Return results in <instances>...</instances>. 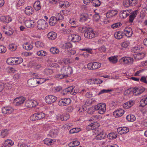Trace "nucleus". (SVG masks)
<instances>
[{
    "label": "nucleus",
    "instance_id": "obj_7",
    "mask_svg": "<svg viewBox=\"0 0 147 147\" xmlns=\"http://www.w3.org/2000/svg\"><path fill=\"white\" fill-rule=\"evenodd\" d=\"M145 90V88L142 86H139L133 88V93L135 95L138 96L142 94Z\"/></svg>",
    "mask_w": 147,
    "mask_h": 147
},
{
    "label": "nucleus",
    "instance_id": "obj_63",
    "mask_svg": "<svg viewBox=\"0 0 147 147\" xmlns=\"http://www.w3.org/2000/svg\"><path fill=\"white\" fill-rule=\"evenodd\" d=\"M123 5L125 7H127L130 6L129 0H125L123 2Z\"/></svg>",
    "mask_w": 147,
    "mask_h": 147
},
{
    "label": "nucleus",
    "instance_id": "obj_21",
    "mask_svg": "<svg viewBox=\"0 0 147 147\" xmlns=\"http://www.w3.org/2000/svg\"><path fill=\"white\" fill-rule=\"evenodd\" d=\"M33 11V9L30 6L27 7L25 10V13L28 16L32 14Z\"/></svg>",
    "mask_w": 147,
    "mask_h": 147
},
{
    "label": "nucleus",
    "instance_id": "obj_45",
    "mask_svg": "<svg viewBox=\"0 0 147 147\" xmlns=\"http://www.w3.org/2000/svg\"><path fill=\"white\" fill-rule=\"evenodd\" d=\"M107 137L110 139H113L114 138L115 139L117 137L116 135L113 133L109 134L107 136Z\"/></svg>",
    "mask_w": 147,
    "mask_h": 147
},
{
    "label": "nucleus",
    "instance_id": "obj_26",
    "mask_svg": "<svg viewBox=\"0 0 147 147\" xmlns=\"http://www.w3.org/2000/svg\"><path fill=\"white\" fill-rule=\"evenodd\" d=\"M134 104V101L133 100H130L125 102L123 105V107L125 109H128L131 107Z\"/></svg>",
    "mask_w": 147,
    "mask_h": 147
},
{
    "label": "nucleus",
    "instance_id": "obj_22",
    "mask_svg": "<svg viewBox=\"0 0 147 147\" xmlns=\"http://www.w3.org/2000/svg\"><path fill=\"white\" fill-rule=\"evenodd\" d=\"M117 13V11L111 10L109 11L106 14L107 17L110 18L116 15Z\"/></svg>",
    "mask_w": 147,
    "mask_h": 147
},
{
    "label": "nucleus",
    "instance_id": "obj_37",
    "mask_svg": "<svg viewBox=\"0 0 147 147\" xmlns=\"http://www.w3.org/2000/svg\"><path fill=\"white\" fill-rule=\"evenodd\" d=\"M15 57L9 58L7 59V63L10 65L14 64Z\"/></svg>",
    "mask_w": 147,
    "mask_h": 147
},
{
    "label": "nucleus",
    "instance_id": "obj_41",
    "mask_svg": "<svg viewBox=\"0 0 147 147\" xmlns=\"http://www.w3.org/2000/svg\"><path fill=\"white\" fill-rule=\"evenodd\" d=\"M25 25L28 28L34 27V25H32L30 20H26L25 22Z\"/></svg>",
    "mask_w": 147,
    "mask_h": 147
},
{
    "label": "nucleus",
    "instance_id": "obj_59",
    "mask_svg": "<svg viewBox=\"0 0 147 147\" xmlns=\"http://www.w3.org/2000/svg\"><path fill=\"white\" fill-rule=\"evenodd\" d=\"M93 81L94 84H101L102 82V81L99 79H94Z\"/></svg>",
    "mask_w": 147,
    "mask_h": 147
},
{
    "label": "nucleus",
    "instance_id": "obj_60",
    "mask_svg": "<svg viewBox=\"0 0 147 147\" xmlns=\"http://www.w3.org/2000/svg\"><path fill=\"white\" fill-rule=\"evenodd\" d=\"M6 51V48L3 46H0V53H4Z\"/></svg>",
    "mask_w": 147,
    "mask_h": 147
},
{
    "label": "nucleus",
    "instance_id": "obj_40",
    "mask_svg": "<svg viewBox=\"0 0 147 147\" xmlns=\"http://www.w3.org/2000/svg\"><path fill=\"white\" fill-rule=\"evenodd\" d=\"M53 141L52 139L49 138H46L43 141L45 144L48 146L51 144L53 143Z\"/></svg>",
    "mask_w": 147,
    "mask_h": 147
},
{
    "label": "nucleus",
    "instance_id": "obj_58",
    "mask_svg": "<svg viewBox=\"0 0 147 147\" xmlns=\"http://www.w3.org/2000/svg\"><path fill=\"white\" fill-rule=\"evenodd\" d=\"M98 51L101 53L104 52L106 51V48L104 45H102L98 48Z\"/></svg>",
    "mask_w": 147,
    "mask_h": 147
},
{
    "label": "nucleus",
    "instance_id": "obj_35",
    "mask_svg": "<svg viewBox=\"0 0 147 147\" xmlns=\"http://www.w3.org/2000/svg\"><path fill=\"white\" fill-rule=\"evenodd\" d=\"M8 130L7 129H3L1 132V136L2 138H4L8 134Z\"/></svg>",
    "mask_w": 147,
    "mask_h": 147
},
{
    "label": "nucleus",
    "instance_id": "obj_31",
    "mask_svg": "<svg viewBox=\"0 0 147 147\" xmlns=\"http://www.w3.org/2000/svg\"><path fill=\"white\" fill-rule=\"evenodd\" d=\"M37 118L40 120L44 118L45 116V114L42 112H38L36 113Z\"/></svg>",
    "mask_w": 147,
    "mask_h": 147
},
{
    "label": "nucleus",
    "instance_id": "obj_33",
    "mask_svg": "<svg viewBox=\"0 0 147 147\" xmlns=\"http://www.w3.org/2000/svg\"><path fill=\"white\" fill-rule=\"evenodd\" d=\"M13 144V142L10 139L6 140L4 142L5 145L9 147L11 146Z\"/></svg>",
    "mask_w": 147,
    "mask_h": 147
},
{
    "label": "nucleus",
    "instance_id": "obj_55",
    "mask_svg": "<svg viewBox=\"0 0 147 147\" xmlns=\"http://www.w3.org/2000/svg\"><path fill=\"white\" fill-rule=\"evenodd\" d=\"M61 31V32L65 34H69L71 32V30L69 29H63Z\"/></svg>",
    "mask_w": 147,
    "mask_h": 147
},
{
    "label": "nucleus",
    "instance_id": "obj_30",
    "mask_svg": "<svg viewBox=\"0 0 147 147\" xmlns=\"http://www.w3.org/2000/svg\"><path fill=\"white\" fill-rule=\"evenodd\" d=\"M81 92L86 93V96L88 98H90L92 96V93L90 92L87 89H83L81 91Z\"/></svg>",
    "mask_w": 147,
    "mask_h": 147
},
{
    "label": "nucleus",
    "instance_id": "obj_56",
    "mask_svg": "<svg viewBox=\"0 0 147 147\" xmlns=\"http://www.w3.org/2000/svg\"><path fill=\"white\" fill-rule=\"evenodd\" d=\"M121 25V24L120 22H118L112 24L111 25V27L115 29L119 27Z\"/></svg>",
    "mask_w": 147,
    "mask_h": 147
},
{
    "label": "nucleus",
    "instance_id": "obj_42",
    "mask_svg": "<svg viewBox=\"0 0 147 147\" xmlns=\"http://www.w3.org/2000/svg\"><path fill=\"white\" fill-rule=\"evenodd\" d=\"M50 52L53 54H57L59 53V49L56 47H52L50 49Z\"/></svg>",
    "mask_w": 147,
    "mask_h": 147
},
{
    "label": "nucleus",
    "instance_id": "obj_5",
    "mask_svg": "<svg viewBox=\"0 0 147 147\" xmlns=\"http://www.w3.org/2000/svg\"><path fill=\"white\" fill-rule=\"evenodd\" d=\"M101 63L97 62H91L87 65V67L89 70H95L99 68L101 66Z\"/></svg>",
    "mask_w": 147,
    "mask_h": 147
},
{
    "label": "nucleus",
    "instance_id": "obj_62",
    "mask_svg": "<svg viewBox=\"0 0 147 147\" xmlns=\"http://www.w3.org/2000/svg\"><path fill=\"white\" fill-rule=\"evenodd\" d=\"M88 27H80L78 28V30L81 32L82 33H84L86 30V28H87Z\"/></svg>",
    "mask_w": 147,
    "mask_h": 147
},
{
    "label": "nucleus",
    "instance_id": "obj_2",
    "mask_svg": "<svg viewBox=\"0 0 147 147\" xmlns=\"http://www.w3.org/2000/svg\"><path fill=\"white\" fill-rule=\"evenodd\" d=\"M106 105L105 103H99L94 106V109L95 110L98 111L99 114H102L106 111Z\"/></svg>",
    "mask_w": 147,
    "mask_h": 147
},
{
    "label": "nucleus",
    "instance_id": "obj_53",
    "mask_svg": "<svg viewBox=\"0 0 147 147\" xmlns=\"http://www.w3.org/2000/svg\"><path fill=\"white\" fill-rule=\"evenodd\" d=\"M100 16L98 13H96L93 16V20L96 22L98 21L100 19Z\"/></svg>",
    "mask_w": 147,
    "mask_h": 147
},
{
    "label": "nucleus",
    "instance_id": "obj_17",
    "mask_svg": "<svg viewBox=\"0 0 147 147\" xmlns=\"http://www.w3.org/2000/svg\"><path fill=\"white\" fill-rule=\"evenodd\" d=\"M132 29L129 27H127L125 29L124 33L126 36L129 37L132 35Z\"/></svg>",
    "mask_w": 147,
    "mask_h": 147
},
{
    "label": "nucleus",
    "instance_id": "obj_13",
    "mask_svg": "<svg viewBox=\"0 0 147 147\" xmlns=\"http://www.w3.org/2000/svg\"><path fill=\"white\" fill-rule=\"evenodd\" d=\"M13 109L10 106H6L2 108V112L4 114H9L13 112Z\"/></svg>",
    "mask_w": 147,
    "mask_h": 147
},
{
    "label": "nucleus",
    "instance_id": "obj_25",
    "mask_svg": "<svg viewBox=\"0 0 147 147\" xmlns=\"http://www.w3.org/2000/svg\"><path fill=\"white\" fill-rule=\"evenodd\" d=\"M69 118V115L68 113H66L61 115L59 119L62 121H66Z\"/></svg>",
    "mask_w": 147,
    "mask_h": 147
},
{
    "label": "nucleus",
    "instance_id": "obj_52",
    "mask_svg": "<svg viewBox=\"0 0 147 147\" xmlns=\"http://www.w3.org/2000/svg\"><path fill=\"white\" fill-rule=\"evenodd\" d=\"M111 91H112L111 90H106L104 89L101 90L98 93V95H100L105 93H108Z\"/></svg>",
    "mask_w": 147,
    "mask_h": 147
},
{
    "label": "nucleus",
    "instance_id": "obj_6",
    "mask_svg": "<svg viewBox=\"0 0 147 147\" xmlns=\"http://www.w3.org/2000/svg\"><path fill=\"white\" fill-rule=\"evenodd\" d=\"M47 26V23L44 20L40 19L37 22V27L39 29L44 30Z\"/></svg>",
    "mask_w": 147,
    "mask_h": 147
},
{
    "label": "nucleus",
    "instance_id": "obj_61",
    "mask_svg": "<svg viewBox=\"0 0 147 147\" xmlns=\"http://www.w3.org/2000/svg\"><path fill=\"white\" fill-rule=\"evenodd\" d=\"M53 90L55 92H58L62 90V87L61 86H57L53 88Z\"/></svg>",
    "mask_w": 147,
    "mask_h": 147
},
{
    "label": "nucleus",
    "instance_id": "obj_1",
    "mask_svg": "<svg viewBox=\"0 0 147 147\" xmlns=\"http://www.w3.org/2000/svg\"><path fill=\"white\" fill-rule=\"evenodd\" d=\"M93 130H94V132L97 134L96 137V140H100L104 139L105 137V135L103 133V130H101L98 128L99 126V124L97 123L94 122L91 123Z\"/></svg>",
    "mask_w": 147,
    "mask_h": 147
},
{
    "label": "nucleus",
    "instance_id": "obj_24",
    "mask_svg": "<svg viewBox=\"0 0 147 147\" xmlns=\"http://www.w3.org/2000/svg\"><path fill=\"white\" fill-rule=\"evenodd\" d=\"M145 57V54L143 52L138 53L137 54L134 55V57L138 60L141 59Z\"/></svg>",
    "mask_w": 147,
    "mask_h": 147
},
{
    "label": "nucleus",
    "instance_id": "obj_57",
    "mask_svg": "<svg viewBox=\"0 0 147 147\" xmlns=\"http://www.w3.org/2000/svg\"><path fill=\"white\" fill-rule=\"evenodd\" d=\"M130 6H133L136 5L138 3V0H129Z\"/></svg>",
    "mask_w": 147,
    "mask_h": 147
},
{
    "label": "nucleus",
    "instance_id": "obj_18",
    "mask_svg": "<svg viewBox=\"0 0 147 147\" xmlns=\"http://www.w3.org/2000/svg\"><path fill=\"white\" fill-rule=\"evenodd\" d=\"M124 35V33L121 31H118L114 33V36L117 39H120L123 37Z\"/></svg>",
    "mask_w": 147,
    "mask_h": 147
},
{
    "label": "nucleus",
    "instance_id": "obj_29",
    "mask_svg": "<svg viewBox=\"0 0 147 147\" xmlns=\"http://www.w3.org/2000/svg\"><path fill=\"white\" fill-rule=\"evenodd\" d=\"M89 19L88 15L86 13H84L81 16L80 20L82 22H85L88 20Z\"/></svg>",
    "mask_w": 147,
    "mask_h": 147
},
{
    "label": "nucleus",
    "instance_id": "obj_50",
    "mask_svg": "<svg viewBox=\"0 0 147 147\" xmlns=\"http://www.w3.org/2000/svg\"><path fill=\"white\" fill-rule=\"evenodd\" d=\"M32 101L31 100H27L25 103V106L27 107L32 108Z\"/></svg>",
    "mask_w": 147,
    "mask_h": 147
},
{
    "label": "nucleus",
    "instance_id": "obj_27",
    "mask_svg": "<svg viewBox=\"0 0 147 147\" xmlns=\"http://www.w3.org/2000/svg\"><path fill=\"white\" fill-rule=\"evenodd\" d=\"M41 7L40 3L39 1H37L35 2L34 4V9L38 11L40 10Z\"/></svg>",
    "mask_w": 147,
    "mask_h": 147
},
{
    "label": "nucleus",
    "instance_id": "obj_11",
    "mask_svg": "<svg viewBox=\"0 0 147 147\" xmlns=\"http://www.w3.org/2000/svg\"><path fill=\"white\" fill-rule=\"evenodd\" d=\"M57 98L54 96L52 95H48L45 98L46 102L49 104H51L55 102L57 100Z\"/></svg>",
    "mask_w": 147,
    "mask_h": 147
},
{
    "label": "nucleus",
    "instance_id": "obj_48",
    "mask_svg": "<svg viewBox=\"0 0 147 147\" xmlns=\"http://www.w3.org/2000/svg\"><path fill=\"white\" fill-rule=\"evenodd\" d=\"M55 18L57 20H63L64 19L63 16L61 15V13H58L56 14Z\"/></svg>",
    "mask_w": 147,
    "mask_h": 147
},
{
    "label": "nucleus",
    "instance_id": "obj_3",
    "mask_svg": "<svg viewBox=\"0 0 147 147\" xmlns=\"http://www.w3.org/2000/svg\"><path fill=\"white\" fill-rule=\"evenodd\" d=\"M95 34L93 29L89 27H88L84 33V36L88 38H92L94 37Z\"/></svg>",
    "mask_w": 147,
    "mask_h": 147
},
{
    "label": "nucleus",
    "instance_id": "obj_49",
    "mask_svg": "<svg viewBox=\"0 0 147 147\" xmlns=\"http://www.w3.org/2000/svg\"><path fill=\"white\" fill-rule=\"evenodd\" d=\"M80 131V128H73L69 131L70 134H73L78 132Z\"/></svg>",
    "mask_w": 147,
    "mask_h": 147
},
{
    "label": "nucleus",
    "instance_id": "obj_36",
    "mask_svg": "<svg viewBox=\"0 0 147 147\" xmlns=\"http://www.w3.org/2000/svg\"><path fill=\"white\" fill-rule=\"evenodd\" d=\"M3 87L7 89H10L12 87V86L11 83L7 82L3 83Z\"/></svg>",
    "mask_w": 147,
    "mask_h": 147
},
{
    "label": "nucleus",
    "instance_id": "obj_44",
    "mask_svg": "<svg viewBox=\"0 0 147 147\" xmlns=\"http://www.w3.org/2000/svg\"><path fill=\"white\" fill-rule=\"evenodd\" d=\"M69 3L67 1H65L63 2H61L60 3V5L61 7L64 8L67 7L69 6Z\"/></svg>",
    "mask_w": 147,
    "mask_h": 147
},
{
    "label": "nucleus",
    "instance_id": "obj_20",
    "mask_svg": "<svg viewBox=\"0 0 147 147\" xmlns=\"http://www.w3.org/2000/svg\"><path fill=\"white\" fill-rule=\"evenodd\" d=\"M57 36V33L54 32H50L47 34L48 38L50 40L55 39L56 38Z\"/></svg>",
    "mask_w": 147,
    "mask_h": 147
},
{
    "label": "nucleus",
    "instance_id": "obj_8",
    "mask_svg": "<svg viewBox=\"0 0 147 147\" xmlns=\"http://www.w3.org/2000/svg\"><path fill=\"white\" fill-rule=\"evenodd\" d=\"M71 102V99L70 98H65L62 99L59 101L58 104L61 106H64L69 105Z\"/></svg>",
    "mask_w": 147,
    "mask_h": 147
},
{
    "label": "nucleus",
    "instance_id": "obj_39",
    "mask_svg": "<svg viewBox=\"0 0 147 147\" xmlns=\"http://www.w3.org/2000/svg\"><path fill=\"white\" fill-rule=\"evenodd\" d=\"M53 70L51 69H46L44 70V73L47 75H49L52 74Z\"/></svg>",
    "mask_w": 147,
    "mask_h": 147
},
{
    "label": "nucleus",
    "instance_id": "obj_34",
    "mask_svg": "<svg viewBox=\"0 0 147 147\" xmlns=\"http://www.w3.org/2000/svg\"><path fill=\"white\" fill-rule=\"evenodd\" d=\"M108 59L110 62L113 63H116L117 62L118 60L117 57L115 56L109 57L108 58Z\"/></svg>",
    "mask_w": 147,
    "mask_h": 147
},
{
    "label": "nucleus",
    "instance_id": "obj_15",
    "mask_svg": "<svg viewBox=\"0 0 147 147\" xmlns=\"http://www.w3.org/2000/svg\"><path fill=\"white\" fill-rule=\"evenodd\" d=\"M25 100L24 97H20L16 98L14 99V102L17 106H19L22 104Z\"/></svg>",
    "mask_w": 147,
    "mask_h": 147
},
{
    "label": "nucleus",
    "instance_id": "obj_46",
    "mask_svg": "<svg viewBox=\"0 0 147 147\" xmlns=\"http://www.w3.org/2000/svg\"><path fill=\"white\" fill-rule=\"evenodd\" d=\"M146 105H147V102L145 98L142 99L140 102V106L144 107Z\"/></svg>",
    "mask_w": 147,
    "mask_h": 147
},
{
    "label": "nucleus",
    "instance_id": "obj_54",
    "mask_svg": "<svg viewBox=\"0 0 147 147\" xmlns=\"http://www.w3.org/2000/svg\"><path fill=\"white\" fill-rule=\"evenodd\" d=\"M133 88L128 89L126 90L124 92V95L127 96L130 94L131 92H133Z\"/></svg>",
    "mask_w": 147,
    "mask_h": 147
},
{
    "label": "nucleus",
    "instance_id": "obj_47",
    "mask_svg": "<svg viewBox=\"0 0 147 147\" xmlns=\"http://www.w3.org/2000/svg\"><path fill=\"white\" fill-rule=\"evenodd\" d=\"M36 54L39 56H44L46 55V52L45 51L41 50L38 51Z\"/></svg>",
    "mask_w": 147,
    "mask_h": 147
},
{
    "label": "nucleus",
    "instance_id": "obj_14",
    "mask_svg": "<svg viewBox=\"0 0 147 147\" xmlns=\"http://www.w3.org/2000/svg\"><path fill=\"white\" fill-rule=\"evenodd\" d=\"M69 39L73 42H78L81 40V37L78 34H73L69 37Z\"/></svg>",
    "mask_w": 147,
    "mask_h": 147
},
{
    "label": "nucleus",
    "instance_id": "obj_51",
    "mask_svg": "<svg viewBox=\"0 0 147 147\" xmlns=\"http://www.w3.org/2000/svg\"><path fill=\"white\" fill-rule=\"evenodd\" d=\"M35 45L36 47L38 48L43 47L44 46L43 43L39 41H38L35 42Z\"/></svg>",
    "mask_w": 147,
    "mask_h": 147
},
{
    "label": "nucleus",
    "instance_id": "obj_32",
    "mask_svg": "<svg viewBox=\"0 0 147 147\" xmlns=\"http://www.w3.org/2000/svg\"><path fill=\"white\" fill-rule=\"evenodd\" d=\"M127 119L129 121H134L136 120V118L133 115H129L126 117Z\"/></svg>",
    "mask_w": 147,
    "mask_h": 147
},
{
    "label": "nucleus",
    "instance_id": "obj_38",
    "mask_svg": "<svg viewBox=\"0 0 147 147\" xmlns=\"http://www.w3.org/2000/svg\"><path fill=\"white\" fill-rule=\"evenodd\" d=\"M14 64H18L21 63L23 62V59L20 57H15Z\"/></svg>",
    "mask_w": 147,
    "mask_h": 147
},
{
    "label": "nucleus",
    "instance_id": "obj_10",
    "mask_svg": "<svg viewBox=\"0 0 147 147\" xmlns=\"http://www.w3.org/2000/svg\"><path fill=\"white\" fill-rule=\"evenodd\" d=\"M37 78H33L28 80L27 83L30 87H34L38 85Z\"/></svg>",
    "mask_w": 147,
    "mask_h": 147
},
{
    "label": "nucleus",
    "instance_id": "obj_12",
    "mask_svg": "<svg viewBox=\"0 0 147 147\" xmlns=\"http://www.w3.org/2000/svg\"><path fill=\"white\" fill-rule=\"evenodd\" d=\"M74 87V86H71L63 90V94L65 95L67 93L70 92L71 94L75 95L76 94V92L73 90Z\"/></svg>",
    "mask_w": 147,
    "mask_h": 147
},
{
    "label": "nucleus",
    "instance_id": "obj_23",
    "mask_svg": "<svg viewBox=\"0 0 147 147\" xmlns=\"http://www.w3.org/2000/svg\"><path fill=\"white\" fill-rule=\"evenodd\" d=\"M57 20L55 17L52 16L49 19V23L50 26H54L57 23Z\"/></svg>",
    "mask_w": 147,
    "mask_h": 147
},
{
    "label": "nucleus",
    "instance_id": "obj_19",
    "mask_svg": "<svg viewBox=\"0 0 147 147\" xmlns=\"http://www.w3.org/2000/svg\"><path fill=\"white\" fill-rule=\"evenodd\" d=\"M124 113L123 110L120 109L117 110L113 112V115L115 117H119L122 116Z\"/></svg>",
    "mask_w": 147,
    "mask_h": 147
},
{
    "label": "nucleus",
    "instance_id": "obj_9",
    "mask_svg": "<svg viewBox=\"0 0 147 147\" xmlns=\"http://www.w3.org/2000/svg\"><path fill=\"white\" fill-rule=\"evenodd\" d=\"M120 61L123 62L124 64H132L134 62L133 58L129 57H125L121 58Z\"/></svg>",
    "mask_w": 147,
    "mask_h": 147
},
{
    "label": "nucleus",
    "instance_id": "obj_43",
    "mask_svg": "<svg viewBox=\"0 0 147 147\" xmlns=\"http://www.w3.org/2000/svg\"><path fill=\"white\" fill-rule=\"evenodd\" d=\"M17 49L16 45L13 44H10L9 45V49L12 51H14Z\"/></svg>",
    "mask_w": 147,
    "mask_h": 147
},
{
    "label": "nucleus",
    "instance_id": "obj_16",
    "mask_svg": "<svg viewBox=\"0 0 147 147\" xmlns=\"http://www.w3.org/2000/svg\"><path fill=\"white\" fill-rule=\"evenodd\" d=\"M131 9L125 10L121 11L120 15L123 18H125L129 15V13L131 12Z\"/></svg>",
    "mask_w": 147,
    "mask_h": 147
},
{
    "label": "nucleus",
    "instance_id": "obj_64",
    "mask_svg": "<svg viewBox=\"0 0 147 147\" xmlns=\"http://www.w3.org/2000/svg\"><path fill=\"white\" fill-rule=\"evenodd\" d=\"M94 110H95L94 107L89 108L88 109V113L90 114H92L94 112Z\"/></svg>",
    "mask_w": 147,
    "mask_h": 147
},
{
    "label": "nucleus",
    "instance_id": "obj_4",
    "mask_svg": "<svg viewBox=\"0 0 147 147\" xmlns=\"http://www.w3.org/2000/svg\"><path fill=\"white\" fill-rule=\"evenodd\" d=\"M61 73L64 74L65 77H67L68 75L72 73V68L68 66H64L61 69Z\"/></svg>",
    "mask_w": 147,
    "mask_h": 147
},
{
    "label": "nucleus",
    "instance_id": "obj_28",
    "mask_svg": "<svg viewBox=\"0 0 147 147\" xmlns=\"http://www.w3.org/2000/svg\"><path fill=\"white\" fill-rule=\"evenodd\" d=\"M24 49L27 50H30L32 49L33 47L32 45L28 42H26L23 45Z\"/></svg>",
    "mask_w": 147,
    "mask_h": 147
}]
</instances>
